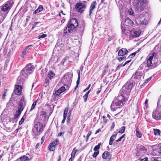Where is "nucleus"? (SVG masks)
Masks as SVG:
<instances>
[{
    "label": "nucleus",
    "mask_w": 161,
    "mask_h": 161,
    "mask_svg": "<svg viewBox=\"0 0 161 161\" xmlns=\"http://www.w3.org/2000/svg\"><path fill=\"white\" fill-rule=\"evenodd\" d=\"M101 144V143L100 142L96 146L94 147L93 150L95 151H97L100 148V147Z\"/></svg>",
    "instance_id": "nucleus-32"
},
{
    "label": "nucleus",
    "mask_w": 161,
    "mask_h": 161,
    "mask_svg": "<svg viewBox=\"0 0 161 161\" xmlns=\"http://www.w3.org/2000/svg\"><path fill=\"white\" fill-rule=\"evenodd\" d=\"M32 46V45H30L27 46L25 49L24 50L26 52L29 49V47H31Z\"/></svg>",
    "instance_id": "nucleus-51"
},
{
    "label": "nucleus",
    "mask_w": 161,
    "mask_h": 161,
    "mask_svg": "<svg viewBox=\"0 0 161 161\" xmlns=\"http://www.w3.org/2000/svg\"><path fill=\"white\" fill-rule=\"evenodd\" d=\"M78 26V23L75 18H73L70 19L67 25L66 29L64 31V36L67 33V31L69 33H72L76 31Z\"/></svg>",
    "instance_id": "nucleus-4"
},
{
    "label": "nucleus",
    "mask_w": 161,
    "mask_h": 161,
    "mask_svg": "<svg viewBox=\"0 0 161 161\" xmlns=\"http://www.w3.org/2000/svg\"><path fill=\"white\" fill-rule=\"evenodd\" d=\"M81 26H80L81 28L80 31H83L85 27V23L84 21L83 20L81 21Z\"/></svg>",
    "instance_id": "nucleus-33"
},
{
    "label": "nucleus",
    "mask_w": 161,
    "mask_h": 161,
    "mask_svg": "<svg viewBox=\"0 0 161 161\" xmlns=\"http://www.w3.org/2000/svg\"><path fill=\"white\" fill-rule=\"evenodd\" d=\"M44 140H45V137L44 136L42 137V139H41V144H42L43 143Z\"/></svg>",
    "instance_id": "nucleus-55"
},
{
    "label": "nucleus",
    "mask_w": 161,
    "mask_h": 161,
    "mask_svg": "<svg viewBox=\"0 0 161 161\" xmlns=\"http://www.w3.org/2000/svg\"><path fill=\"white\" fill-rule=\"evenodd\" d=\"M76 153V151L75 150V149H74L71 154V156L74 157Z\"/></svg>",
    "instance_id": "nucleus-47"
},
{
    "label": "nucleus",
    "mask_w": 161,
    "mask_h": 161,
    "mask_svg": "<svg viewBox=\"0 0 161 161\" xmlns=\"http://www.w3.org/2000/svg\"><path fill=\"white\" fill-rule=\"evenodd\" d=\"M48 149L50 151H52L54 150L55 147L52 145V144L50 143L48 146Z\"/></svg>",
    "instance_id": "nucleus-27"
},
{
    "label": "nucleus",
    "mask_w": 161,
    "mask_h": 161,
    "mask_svg": "<svg viewBox=\"0 0 161 161\" xmlns=\"http://www.w3.org/2000/svg\"><path fill=\"white\" fill-rule=\"evenodd\" d=\"M136 1L138 2L136 6V8L138 9V11L141 12L143 9V5L144 3V1L143 0H136Z\"/></svg>",
    "instance_id": "nucleus-14"
},
{
    "label": "nucleus",
    "mask_w": 161,
    "mask_h": 161,
    "mask_svg": "<svg viewBox=\"0 0 161 161\" xmlns=\"http://www.w3.org/2000/svg\"><path fill=\"white\" fill-rule=\"evenodd\" d=\"M128 52L126 49L122 48L120 49L118 53L119 56H123L128 53Z\"/></svg>",
    "instance_id": "nucleus-17"
},
{
    "label": "nucleus",
    "mask_w": 161,
    "mask_h": 161,
    "mask_svg": "<svg viewBox=\"0 0 161 161\" xmlns=\"http://www.w3.org/2000/svg\"><path fill=\"white\" fill-rule=\"evenodd\" d=\"M101 91V89L100 88H99L98 89V90L96 92V93L97 94H98Z\"/></svg>",
    "instance_id": "nucleus-61"
},
{
    "label": "nucleus",
    "mask_w": 161,
    "mask_h": 161,
    "mask_svg": "<svg viewBox=\"0 0 161 161\" xmlns=\"http://www.w3.org/2000/svg\"><path fill=\"white\" fill-rule=\"evenodd\" d=\"M92 133V132L91 131H90L87 134V136H86V141H88L89 136L91 135Z\"/></svg>",
    "instance_id": "nucleus-44"
},
{
    "label": "nucleus",
    "mask_w": 161,
    "mask_h": 161,
    "mask_svg": "<svg viewBox=\"0 0 161 161\" xmlns=\"http://www.w3.org/2000/svg\"><path fill=\"white\" fill-rule=\"evenodd\" d=\"M22 112L18 110L16 111V113L14 115V118L16 119L18 118L21 114Z\"/></svg>",
    "instance_id": "nucleus-29"
},
{
    "label": "nucleus",
    "mask_w": 161,
    "mask_h": 161,
    "mask_svg": "<svg viewBox=\"0 0 161 161\" xmlns=\"http://www.w3.org/2000/svg\"><path fill=\"white\" fill-rule=\"evenodd\" d=\"M154 133L155 135H160V130L159 129H154Z\"/></svg>",
    "instance_id": "nucleus-30"
},
{
    "label": "nucleus",
    "mask_w": 161,
    "mask_h": 161,
    "mask_svg": "<svg viewBox=\"0 0 161 161\" xmlns=\"http://www.w3.org/2000/svg\"><path fill=\"white\" fill-rule=\"evenodd\" d=\"M131 60H128L126 61L125 63L123 65V66H124L125 65H126L127 64L129 63L130 61H131Z\"/></svg>",
    "instance_id": "nucleus-58"
},
{
    "label": "nucleus",
    "mask_w": 161,
    "mask_h": 161,
    "mask_svg": "<svg viewBox=\"0 0 161 161\" xmlns=\"http://www.w3.org/2000/svg\"><path fill=\"white\" fill-rule=\"evenodd\" d=\"M47 36V35L45 34H42V35H39L38 37V39H39L41 38H44L46 37Z\"/></svg>",
    "instance_id": "nucleus-40"
},
{
    "label": "nucleus",
    "mask_w": 161,
    "mask_h": 161,
    "mask_svg": "<svg viewBox=\"0 0 161 161\" xmlns=\"http://www.w3.org/2000/svg\"><path fill=\"white\" fill-rule=\"evenodd\" d=\"M37 102V100L33 103V104L32 105L31 108L29 111V112L31 111L35 108Z\"/></svg>",
    "instance_id": "nucleus-31"
},
{
    "label": "nucleus",
    "mask_w": 161,
    "mask_h": 161,
    "mask_svg": "<svg viewBox=\"0 0 161 161\" xmlns=\"http://www.w3.org/2000/svg\"><path fill=\"white\" fill-rule=\"evenodd\" d=\"M29 161V158L25 156H23L18 158L16 161Z\"/></svg>",
    "instance_id": "nucleus-22"
},
{
    "label": "nucleus",
    "mask_w": 161,
    "mask_h": 161,
    "mask_svg": "<svg viewBox=\"0 0 161 161\" xmlns=\"http://www.w3.org/2000/svg\"><path fill=\"white\" fill-rule=\"evenodd\" d=\"M14 2L12 0H8L1 6V10L4 13L2 14L6 17L7 14L12 7Z\"/></svg>",
    "instance_id": "nucleus-5"
},
{
    "label": "nucleus",
    "mask_w": 161,
    "mask_h": 161,
    "mask_svg": "<svg viewBox=\"0 0 161 161\" xmlns=\"http://www.w3.org/2000/svg\"><path fill=\"white\" fill-rule=\"evenodd\" d=\"M125 96L126 95L125 94H123V93L120 91L119 94L115 99L119 101L122 102V103L124 104L125 103V102L127 100V98L125 99V98L126 97Z\"/></svg>",
    "instance_id": "nucleus-13"
},
{
    "label": "nucleus",
    "mask_w": 161,
    "mask_h": 161,
    "mask_svg": "<svg viewBox=\"0 0 161 161\" xmlns=\"http://www.w3.org/2000/svg\"><path fill=\"white\" fill-rule=\"evenodd\" d=\"M63 134H64L63 132H60L58 134V136H62V135H63Z\"/></svg>",
    "instance_id": "nucleus-62"
},
{
    "label": "nucleus",
    "mask_w": 161,
    "mask_h": 161,
    "mask_svg": "<svg viewBox=\"0 0 161 161\" xmlns=\"http://www.w3.org/2000/svg\"><path fill=\"white\" fill-rule=\"evenodd\" d=\"M55 75V74L52 71H49L48 72L45 80V81L46 83L48 84L49 82V80H51L52 79Z\"/></svg>",
    "instance_id": "nucleus-15"
},
{
    "label": "nucleus",
    "mask_w": 161,
    "mask_h": 161,
    "mask_svg": "<svg viewBox=\"0 0 161 161\" xmlns=\"http://www.w3.org/2000/svg\"><path fill=\"white\" fill-rule=\"evenodd\" d=\"M142 75V73L141 69L139 68L134 74L130 80L127 82L126 84L122 87L121 91L127 96L130 95L132 88L135 84V81L137 82L141 80Z\"/></svg>",
    "instance_id": "nucleus-1"
},
{
    "label": "nucleus",
    "mask_w": 161,
    "mask_h": 161,
    "mask_svg": "<svg viewBox=\"0 0 161 161\" xmlns=\"http://www.w3.org/2000/svg\"><path fill=\"white\" fill-rule=\"evenodd\" d=\"M83 98H84V102H86V101H87V99L88 98V97L84 95V96H83Z\"/></svg>",
    "instance_id": "nucleus-56"
},
{
    "label": "nucleus",
    "mask_w": 161,
    "mask_h": 161,
    "mask_svg": "<svg viewBox=\"0 0 161 161\" xmlns=\"http://www.w3.org/2000/svg\"><path fill=\"white\" fill-rule=\"evenodd\" d=\"M122 33L123 34L128 36L130 34V31L128 30L124 29L122 30Z\"/></svg>",
    "instance_id": "nucleus-26"
},
{
    "label": "nucleus",
    "mask_w": 161,
    "mask_h": 161,
    "mask_svg": "<svg viewBox=\"0 0 161 161\" xmlns=\"http://www.w3.org/2000/svg\"><path fill=\"white\" fill-rule=\"evenodd\" d=\"M65 90V88L64 86H62L58 89V91H60L61 93L64 92Z\"/></svg>",
    "instance_id": "nucleus-39"
},
{
    "label": "nucleus",
    "mask_w": 161,
    "mask_h": 161,
    "mask_svg": "<svg viewBox=\"0 0 161 161\" xmlns=\"http://www.w3.org/2000/svg\"><path fill=\"white\" fill-rule=\"evenodd\" d=\"M61 93V92L60 91H58V89L56 91L55 93V95L57 96L59 95Z\"/></svg>",
    "instance_id": "nucleus-48"
},
{
    "label": "nucleus",
    "mask_w": 161,
    "mask_h": 161,
    "mask_svg": "<svg viewBox=\"0 0 161 161\" xmlns=\"http://www.w3.org/2000/svg\"><path fill=\"white\" fill-rule=\"evenodd\" d=\"M80 71H79L78 73V78L77 80L76 81V85L75 88V89L78 86L80 83Z\"/></svg>",
    "instance_id": "nucleus-28"
},
{
    "label": "nucleus",
    "mask_w": 161,
    "mask_h": 161,
    "mask_svg": "<svg viewBox=\"0 0 161 161\" xmlns=\"http://www.w3.org/2000/svg\"><path fill=\"white\" fill-rule=\"evenodd\" d=\"M99 151H97L96 152H95L92 155L93 157L96 158L98 155V154H99Z\"/></svg>",
    "instance_id": "nucleus-41"
},
{
    "label": "nucleus",
    "mask_w": 161,
    "mask_h": 161,
    "mask_svg": "<svg viewBox=\"0 0 161 161\" xmlns=\"http://www.w3.org/2000/svg\"><path fill=\"white\" fill-rule=\"evenodd\" d=\"M51 143L53 145H54V146L55 147L58 144V141L57 140L54 141Z\"/></svg>",
    "instance_id": "nucleus-38"
},
{
    "label": "nucleus",
    "mask_w": 161,
    "mask_h": 161,
    "mask_svg": "<svg viewBox=\"0 0 161 161\" xmlns=\"http://www.w3.org/2000/svg\"><path fill=\"white\" fill-rule=\"evenodd\" d=\"M151 79V77H150L149 78L147 79L145 81V82H149Z\"/></svg>",
    "instance_id": "nucleus-63"
},
{
    "label": "nucleus",
    "mask_w": 161,
    "mask_h": 161,
    "mask_svg": "<svg viewBox=\"0 0 161 161\" xmlns=\"http://www.w3.org/2000/svg\"><path fill=\"white\" fill-rule=\"evenodd\" d=\"M26 51H25L24 50L22 53V54L21 55V57L22 58H24L25 56L26 55L25 52Z\"/></svg>",
    "instance_id": "nucleus-50"
},
{
    "label": "nucleus",
    "mask_w": 161,
    "mask_h": 161,
    "mask_svg": "<svg viewBox=\"0 0 161 161\" xmlns=\"http://www.w3.org/2000/svg\"><path fill=\"white\" fill-rule=\"evenodd\" d=\"M68 111V108H66L64 111V113L67 114Z\"/></svg>",
    "instance_id": "nucleus-54"
},
{
    "label": "nucleus",
    "mask_w": 161,
    "mask_h": 161,
    "mask_svg": "<svg viewBox=\"0 0 161 161\" xmlns=\"http://www.w3.org/2000/svg\"><path fill=\"white\" fill-rule=\"evenodd\" d=\"M72 76L70 73H66L61 79L62 83H69L71 81Z\"/></svg>",
    "instance_id": "nucleus-11"
},
{
    "label": "nucleus",
    "mask_w": 161,
    "mask_h": 161,
    "mask_svg": "<svg viewBox=\"0 0 161 161\" xmlns=\"http://www.w3.org/2000/svg\"><path fill=\"white\" fill-rule=\"evenodd\" d=\"M158 157L156 158L155 157H153L151 158V161H158Z\"/></svg>",
    "instance_id": "nucleus-42"
},
{
    "label": "nucleus",
    "mask_w": 161,
    "mask_h": 161,
    "mask_svg": "<svg viewBox=\"0 0 161 161\" xmlns=\"http://www.w3.org/2000/svg\"><path fill=\"white\" fill-rule=\"evenodd\" d=\"M139 51H140V50L139 49V50H137L136 52L131 53L130 55L129 56L128 58H132L134 57L136 55V53H137L138 52H139Z\"/></svg>",
    "instance_id": "nucleus-34"
},
{
    "label": "nucleus",
    "mask_w": 161,
    "mask_h": 161,
    "mask_svg": "<svg viewBox=\"0 0 161 161\" xmlns=\"http://www.w3.org/2000/svg\"><path fill=\"white\" fill-rule=\"evenodd\" d=\"M140 21L141 22V24L144 25H146L147 24V21H142L140 20Z\"/></svg>",
    "instance_id": "nucleus-57"
},
{
    "label": "nucleus",
    "mask_w": 161,
    "mask_h": 161,
    "mask_svg": "<svg viewBox=\"0 0 161 161\" xmlns=\"http://www.w3.org/2000/svg\"><path fill=\"white\" fill-rule=\"evenodd\" d=\"M136 136L139 138L142 137V134L140 131V130L138 127H136Z\"/></svg>",
    "instance_id": "nucleus-25"
},
{
    "label": "nucleus",
    "mask_w": 161,
    "mask_h": 161,
    "mask_svg": "<svg viewBox=\"0 0 161 161\" xmlns=\"http://www.w3.org/2000/svg\"><path fill=\"white\" fill-rule=\"evenodd\" d=\"M125 126L122 127L119 131V133L121 134L123 133L125 130Z\"/></svg>",
    "instance_id": "nucleus-37"
},
{
    "label": "nucleus",
    "mask_w": 161,
    "mask_h": 161,
    "mask_svg": "<svg viewBox=\"0 0 161 161\" xmlns=\"http://www.w3.org/2000/svg\"><path fill=\"white\" fill-rule=\"evenodd\" d=\"M43 10V7L42 5H40L38 8L33 13V14H36L42 11Z\"/></svg>",
    "instance_id": "nucleus-24"
},
{
    "label": "nucleus",
    "mask_w": 161,
    "mask_h": 161,
    "mask_svg": "<svg viewBox=\"0 0 161 161\" xmlns=\"http://www.w3.org/2000/svg\"><path fill=\"white\" fill-rule=\"evenodd\" d=\"M142 161H148L147 158L146 157L142 159Z\"/></svg>",
    "instance_id": "nucleus-60"
},
{
    "label": "nucleus",
    "mask_w": 161,
    "mask_h": 161,
    "mask_svg": "<svg viewBox=\"0 0 161 161\" xmlns=\"http://www.w3.org/2000/svg\"><path fill=\"white\" fill-rule=\"evenodd\" d=\"M153 118L156 120L161 119V106L157 105L156 110L153 113Z\"/></svg>",
    "instance_id": "nucleus-7"
},
{
    "label": "nucleus",
    "mask_w": 161,
    "mask_h": 161,
    "mask_svg": "<svg viewBox=\"0 0 161 161\" xmlns=\"http://www.w3.org/2000/svg\"><path fill=\"white\" fill-rule=\"evenodd\" d=\"M117 134L112 135L110 137L109 140V144L110 145H112L113 144V142L114 141L116 137Z\"/></svg>",
    "instance_id": "nucleus-23"
},
{
    "label": "nucleus",
    "mask_w": 161,
    "mask_h": 161,
    "mask_svg": "<svg viewBox=\"0 0 161 161\" xmlns=\"http://www.w3.org/2000/svg\"><path fill=\"white\" fill-rule=\"evenodd\" d=\"M141 33V31L138 30L137 31H133L131 33V36L133 37H139Z\"/></svg>",
    "instance_id": "nucleus-20"
},
{
    "label": "nucleus",
    "mask_w": 161,
    "mask_h": 161,
    "mask_svg": "<svg viewBox=\"0 0 161 161\" xmlns=\"http://www.w3.org/2000/svg\"><path fill=\"white\" fill-rule=\"evenodd\" d=\"M125 136V134H124L121 137H120L118 139L116 140L115 141V142H114V144H117V143H116V142H118L121 141L122 140V139Z\"/></svg>",
    "instance_id": "nucleus-36"
},
{
    "label": "nucleus",
    "mask_w": 161,
    "mask_h": 161,
    "mask_svg": "<svg viewBox=\"0 0 161 161\" xmlns=\"http://www.w3.org/2000/svg\"><path fill=\"white\" fill-rule=\"evenodd\" d=\"M17 106L18 110L22 112L26 106V102L23 96L22 97L20 100L18 102Z\"/></svg>",
    "instance_id": "nucleus-10"
},
{
    "label": "nucleus",
    "mask_w": 161,
    "mask_h": 161,
    "mask_svg": "<svg viewBox=\"0 0 161 161\" xmlns=\"http://www.w3.org/2000/svg\"><path fill=\"white\" fill-rule=\"evenodd\" d=\"M115 126L114 123V122H113L112 123V124L111 125V127L110 130H112L114 128Z\"/></svg>",
    "instance_id": "nucleus-52"
},
{
    "label": "nucleus",
    "mask_w": 161,
    "mask_h": 161,
    "mask_svg": "<svg viewBox=\"0 0 161 161\" xmlns=\"http://www.w3.org/2000/svg\"><path fill=\"white\" fill-rule=\"evenodd\" d=\"M102 157L103 159H106L107 158L110 159L111 157V155L108 151H105L102 154Z\"/></svg>",
    "instance_id": "nucleus-19"
},
{
    "label": "nucleus",
    "mask_w": 161,
    "mask_h": 161,
    "mask_svg": "<svg viewBox=\"0 0 161 161\" xmlns=\"http://www.w3.org/2000/svg\"><path fill=\"white\" fill-rule=\"evenodd\" d=\"M41 115L45 116L46 115V112L44 111H42L41 113Z\"/></svg>",
    "instance_id": "nucleus-49"
},
{
    "label": "nucleus",
    "mask_w": 161,
    "mask_h": 161,
    "mask_svg": "<svg viewBox=\"0 0 161 161\" xmlns=\"http://www.w3.org/2000/svg\"><path fill=\"white\" fill-rule=\"evenodd\" d=\"M19 85V84H18ZM22 84H21L22 85ZM15 89L14 91L15 93L18 95L21 94L22 91V87L20 84V85H16L15 86Z\"/></svg>",
    "instance_id": "nucleus-16"
},
{
    "label": "nucleus",
    "mask_w": 161,
    "mask_h": 161,
    "mask_svg": "<svg viewBox=\"0 0 161 161\" xmlns=\"http://www.w3.org/2000/svg\"><path fill=\"white\" fill-rule=\"evenodd\" d=\"M90 86H91V84H90L83 91V92H85L86 91L88 90L89 89V88H90Z\"/></svg>",
    "instance_id": "nucleus-53"
},
{
    "label": "nucleus",
    "mask_w": 161,
    "mask_h": 161,
    "mask_svg": "<svg viewBox=\"0 0 161 161\" xmlns=\"http://www.w3.org/2000/svg\"><path fill=\"white\" fill-rule=\"evenodd\" d=\"M123 104L122 102L119 101L115 99L113 101L110 106L111 109L112 111H114L117 108H120L123 106Z\"/></svg>",
    "instance_id": "nucleus-8"
},
{
    "label": "nucleus",
    "mask_w": 161,
    "mask_h": 161,
    "mask_svg": "<svg viewBox=\"0 0 161 161\" xmlns=\"http://www.w3.org/2000/svg\"><path fill=\"white\" fill-rule=\"evenodd\" d=\"M65 60H66V58H64L62 59V62H61V63L62 64H64V62L65 61Z\"/></svg>",
    "instance_id": "nucleus-59"
},
{
    "label": "nucleus",
    "mask_w": 161,
    "mask_h": 161,
    "mask_svg": "<svg viewBox=\"0 0 161 161\" xmlns=\"http://www.w3.org/2000/svg\"><path fill=\"white\" fill-rule=\"evenodd\" d=\"M39 143H38L36 144V149H37L38 148L39 146Z\"/></svg>",
    "instance_id": "nucleus-64"
},
{
    "label": "nucleus",
    "mask_w": 161,
    "mask_h": 161,
    "mask_svg": "<svg viewBox=\"0 0 161 161\" xmlns=\"http://www.w3.org/2000/svg\"><path fill=\"white\" fill-rule=\"evenodd\" d=\"M147 151V149L143 146H141L136 151V154L137 156L143 155Z\"/></svg>",
    "instance_id": "nucleus-12"
},
{
    "label": "nucleus",
    "mask_w": 161,
    "mask_h": 161,
    "mask_svg": "<svg viewBox=\"0 0 161 161\" xmlns=\"http://www.w3.org/2000/svg\"><path fill=\"white\" fill-rule=\"evenodd\" d=\"M158 105L161 106V95L160 96L159 99L158 100V103H157Z\"/></svg>",
    "instance_id": "nucleus-46"
},
{
    "label": "nucleus",
    "mask_w": 161,
    "mask_h": 161,
    "mask_svg": "<svg viewBox=\"0 0 161 161\" xmlns=\"http://www.w3.org/2000/svg\"><path fill=\"white\" fill-rule=\"evenodd\" d=\"M25 120V119L24 118V117H22L21 119V120L19 122V125H21L23 124L24 121Z\"/></svg>",
    "instance_id": "nucleus-45"
},
{
    "label": "nucleus",
    "mask_w": 161,
    "mask_h": 161,
    "mask_svg": "<svg viewBox=\"0 0 161 161\" xmlns=\"http://www.w3.org/2000/svg\"><path fill=\"white\" fill-rule=\"evenodd\" d=\"M43 129L44 128L42 124L40 122H37L35 124L34 127L33 128L32 132L34 136H36L40 135Z\"/></svg>",
    "instance_id": "nucleus-6"
},
{
    "label": "nucleus",
    "mask_w": 161,
    "mask_h": 161,
    "mask_svg": "<svg viewBox=\"0 0 161 161\" xmlns=\"http://www.w3.org/2000/svg\"><path fill=\"white\" fill-rule=\"evenodd\" d=\"M146 59L147 67H155L161 63V52L159 53H153L149 54Z\"/></svg>",
    "instance_id": "nucleus-2"
},
{
    "label": "nucleus",
    "mask_w": 161,
    "mask_h": 161,
    "mask_svg": "<svg viewBox=\"0 0 161 161\" xmlns=\"http://www.w3.org/2000/svg\"><path fill=\"white\" fill-rule=\"evenodd\" d=\"M34 69V66L31 64H27L21 70L20 75L17 78V83L20 85L23 84L28 75L31 74Z\"/></svg>",
    "instance_id": "nucleus-3"
},
{
    "label": "nucleus",
    "mask_w": 161,
    "mask_h": 161,
    "mask_svg": "<svg viewBox=\"0 0 161 161\" xmlns=\"http://www.w3.org/2000/svg\"><path fill=\"white\" fill-rule=\"evenodd\" d=\"M133 21L130 19L127 18L125 19V24L127 26H130L133 24Z\"/></svg>",
    "instance_id": "nucleus-21"
},
{
    "label": "nucleus",
    "mask_w": 161,
    "mask_h": 161,
    "mask_svg": "<svg viewBox=\"0 0 161 161\" xmlns=\"http://www.w3.org/2000/svg\"><path fill=\"white\" fill-rule=\"evenodd\" d=\"M5 18V15H3L2 14L0 15V24L3 21Z\"/></svg>",
    "instance_id": "nucleus-35"
},
{
    "label": "nucleus",
    "mask_w": 161,
    "mask_h": 161,
    "mask_svg": "<svg viewBox=\"0 0 161 161\" xmlns=\"http://www.w3.org/2000/svg\"><path fill=\"white\" fill-rule=\"evenodd\" d=\"M97 4V3L96 1H94L92 2L90 6V10L89 11V16L91 17L92 16V10L94 9V8H95V6Z\"/></svg>",
    "instance_id": "nucleus-18"
},
{
    "label": "nucleus",
    "mask_w": 161,
    "mask_h": 161,
    "mask_svg": "<svg viewBox=\"0 0 161 161\" xmlns=\"http://www.w3.org/2000/svg\"><path fill=\"white\" fill-rule=\"evenodd\" d=\"M75 6L76 11L79 13H81L86 8V5L85 2H78L75 4Z\"/></svg>",
    "instance_id": "nucleus-9"
},
{
    "label": "nucleus",
    "mask_w": 161,
    "mask_h": 161,
    "mask_svg": "<svg viewBox=\"0 0 161 161\" xmlns=\"http://www.w3.org/2000/svg\"><path fill=\"white\" fill-rule=\"evenodd\" d=\"M126 58V57H119L118 58V60L119 61H121L122 60H125Z\"/></svg>",
    "instance_id": "nucleus-43"
}]
</instances>
